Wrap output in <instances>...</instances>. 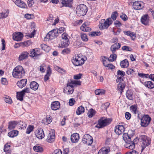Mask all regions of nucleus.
Instances as JSON below:
<instances>
[{
    "label": "nucleus",
    "instance_id": "bb28decb",
    "mask_svg": "<svg viewBox=\"0 0 154 154\" xmlns=\"http://www.w3.org/2000/svg\"><path fill=\"white\" fill-rule=\"evenodd\" d=\"M125 83L120 82L117 85V89L118 91H120V94H122L124 89H125Z\"/></svg>",
    "mask_w": 154,
    "mask_h": 154
},
{
    "label": "nucleus",
    "instance_id": "9b49d317",
    "mask_svg": "<svg viewBox=\"0 0 154 154\" xmlns=\"http://www.w3.org/2000/svg\"><path fill=\"white\" fill-rule=\"evenodd\" d=\"M13 38L15 41H20L22 40L23 36V34L20 32H16L12 35Z\"/></svg>",
    "mask_w": 154,
    "mask_h": 154
},
{
    "label": "nucleus",
    "instance_id": "dca6fc26",
    "mask_svg": "<svg viewBox=\"0 0 154 154\" xmlns=\"http://www.w3.org/2000/svg\"><path fill=\"white\" fill-rule=\"evenodd\" d=\"M142 2L138 1H135L133 2V6L134 9L136 10H140L141 9L143 8L142 5Z\"/></svg>",
    "mask_w": 154,
    "mask_h": 154
},
{
    "label": "nucleus",
    "instance_id": "a19ab883",
    "mask_svg": "<svg viewBox=\"0 0 154 154\" xmlns=\"http://www.w3.org/2000/svg\"><path fill=\"white\" fill-rule=\"evenodd\" d=\"M40 47L42 49L47 52H48L50 49V47L48 46L47 45L45 44H42L40 45Z\"/></svg>",
    "mask_w": 154,
    "mask_h": 154
},
{
    "label": "nucleus",
    "instance_id": "4d7b16f0",
    "mask_svg": "<svg viewBox=\"0 0 154 154\" xmlns=\"http://www.w3.org/2000/svg\"><path fill=\"white\" fill-rule=\"evenodd\" d=\"M115 132L116 134L119 135L123 133V132L120 129L118 128H116V127L115 128Z\"/></svg>",
    "mask_w": 154,
    "mask_h": 154
},
{
    "label": "nucleus",
    "instance_id": "09e8293b",
    "mask_svg": "<svg viewBox=\"0 0 154 154\" xmlns=\"http://www.w3.org/2000/svg\"><path fill=\"white\" fill-rule=\"evenodd\" d=\"M101 61L103 62V65L106 67L107 64V62L106 60V59H107L106 57L104 56H101Z\"/></svg>",
    "mask_w": 154,
    "mask_h": 154
},
{
    "label": "nucleus",
    "instance_id": "ea45409f",
    "mask_svg": "<svg viewBox=\"0 0 154 154\" xmlns=\"http://www.w3.org/2000/svg\"><path fill=\"white\" fill-rule=\"evenodd\" d=\"M101 35L100 31H95L89 33V35L90 36H99Z\"/></svg>",
    "mask_w": 154,
    "mask_h": 154
},
{
    "label": "nucleus",
    "instance_id": "603ef678",
    "mask_svg": "<svg viewBox=\"0 0 154 154\" xmlns=\"http://www.w3.org/2000/svg\"><path fill=\"white\" fill-rule=\"evenodd\" d=\"M138 76L141 77L142 78H148L149 74H145L141 73H138Z\"/></svg>",
    "mask_w": 154,
    "mask_h": 154
},
{
    "label": "nucleus",
    "instance_id": "f03ea898",
    "mask_svg": "<svg viewBox=\"0 0 154 154\" xmlns=\"http://www.w3.org/2000/svg\"><path fill=\"white\" fill-rule=\"evenodd\" d=\"M138 118L140 120V125L142 127H147L150 123L151 119L148 115H143L142 116H140L139 113L138 114Z\"/></svg>",
    "mask_w": 154,
    "mask_h": 154
},
{
    "label": "nucleus",
    "instance_id": "20e7f679",
    "mask_svg": "<svg viewBox=\"0 0 154 154\" xmlns=\"http://www.w3.org/2000/svg\"><path fill=\"white\" fill-rule=\"evenodd\" d=\"M111 122L112 119H104V118L101 117L98 120L95 127L99 129L103 128L109 125Z\"/></svg>",
    "mask_w": 154,
    "mask_h": 154
},
{
    "label": "nucleus",
    "instance_id": "0e129e2a",
    "mask_svg": "<svg viewBox=\"0 0 154 154\" xmlns=\"http://www.w3.org/2000/svg\"><path fill=\"white\" fill-rule=\"evenodd\" d=\"M116 128H119L123 132V133L124 132V131H125V128L123 125H118L116 126Z\"/></svg>",
    "mask_w": 154,
    "mask_h": 154
},
{
    "label": "nucleus",
    "instance_id": "ddd939ff",
    "mask_svg": "<svg viewBox=\"0 0 154 154\" xmlns=\"http://www.w3.org/2000/svg\"><path fill=\"white\" fill-rule=\"evenodd\" d=\"M73 0H63L62 1L61 4L62 5L61 7H65L72 8V7Z\"/></svg>",
    "mask_w": 154,
    "mask_h": 154
},
{
    "label": "nucleus",
    "instance_id": "f8f14e48",
    "mask_svg": "<svg viewBox=\"0 0 154 154\" xmlns=\"http://www.w3.org/2000/svg\"><path fill=\"white\" fill-rule=\"evenodd\" d=\"M55 139V134L54 131H50L48 134V137L46 139L47 141L49 143H52L54 141Z\"/></svg>",
    "mask_w": 154,
    "mask_h": 154
},
{
    "label": "nucleus",
    "instance_id": "9d476101",
    "mask_svg": "<svg viewBox=\"0 0 154 154\" xmlns=\"http://www.w3.org/2000/svg\"><path fill=\"white\" fill-rule=\"evenodd\" d=\"M42 53V51L39 48L32 49L30 51V56L32 57H35V59H38L37 57L41 55Z\"/></svg>",
    "mask_w": 154,
    "mask_h": 154
},
{
    "label": "nucleus",
    "instance_id": "3c124183",
    "mask_svg": "<svg viewBox=\"0 0 154 154\" xmlns=\"http://www.w3.org/2000/svg\"><path fill=\"white\" fill-rule=\"evenodd\" d=\"M70 52V49L68 48L63 50L62 51L61 53L64 55H66L69 54Z\"/></svg>",
    "mask_w": 154,
    "mask_h": 154
},
{
    "label": "nucleus",
    "instance_id": "5fc2aeb1",
    "mask_svg": "<svg viewBox=\"0 0 154 154\" xmlns=\"http://www.w3.org/2000/svg\"><path fill=\"white\" fill-rule=\"evenodd\" d=\"M56 69H57V70L60 73H65L66 72V70L61 68H60L59 66H57V67H56Z\"/></svg>",
    "mask_w": 154,
    "mask_h": 154
},
{
    "label": "nucleus",
    "instance_id": "473e14b6",
    "mask_svg": "<svg viewBox=\"0 0 154 154\" xmlns=\"http://www.w3.org/2000/svg\"><path fill=\"white\" fill-rule=\"evenodd\" d=\"M51 33L52 36L54 38H56L59 35V32L57 29H54L50 31V33Z\"/></svg>",
    "mask_w": 154,
    "mask_h": 154
},
{
    "label": "nucleus",
    "instance_id": "052dcab7",
    "mask_svg": "<svg viewBox=\"0 0 154 154\" xmlns=\"http://www.w3.org/2000/svg\"><path fill=\"white\" fill-rule=\"evenodd\" d=\"M122 49L123 51H131V49L130 48L127 46H124L122 47Z\"/></svg>",
    "mask_w": 154,
    "mask_h": 154
},
{
    "label": "nucleus",
    "instance_id": "f3484780",
    "mask_svg": "<svg viewBox=\"0 0 154 154\" xmlns=\"http://www.w3.org/2000/svg\"><path fill=\"white\" fill-rule=\"evenodd\" d=\"M27 83V80L26 79H22L17 82V85L19 88H22L26 85Z\"/></svg>",
    "mask_w": 154,
    "mask_h": 154
},
{
    "label": "nucleus",
    "instance_id": "423d86ee",
    "mask_svg": "<svg viewBox=\"0 0 154 154\" xmlns=\"http://www.w3.org/2000/svg\"><path fill=\"white\" fill-rule=\"evenodd\" d=\"M140 141L142 143V149L143 151L145 148L148 146L151 143V140L149 138L145 135H141L140 137Z\"/></svg>",
    "mask_w": 154,
    "mask_h": 154
},
{
    "label": "nucleus",
    "instance_id": "8fccbe9b",
    "mask_svg": "<svg viewBox=\"0 0 154 154\" xmlns=\"http://www.w3.org/2000/svg\"><path fill=\"white\" fill-rule=\"evenodd\" d=\"M11 147V145H9L8 143H6L4 146V151L5 152H7L9 151Z\"/></svg>",
    "mask_w": 154,
    "mask_h": 154
},
{
    "label": "nucleus",
    "instance_id": "aec40b11",
    "mask_svg": "<svg viewBox=\"0 0 154 154\" xmlns=\"http://www.w3.org/2000/svg\"><path fill=\"white\" fill-rule=\"evenodd\" d=\"M29 55V53L26 51L22 52L19 57V60L22 61L25 59L27 58Z\"/></svg>",
    "mask_w": 154,
    "mask_h": 154
},
{
    "label": "nucleus",
    "instance_id": "c9c22d12",
    "mask_svg": "<svg viewBox=\"0 0 154 154\" xmlns=\"http://www.w3.org/2000/svg\"><path fill=\"white\" fill-rule=\"evenodd\" d=\"M17 100L20 101L23 100V97L24 95L21 92H17Z\"/></svg>",
    "mask_w": 154,
    "mask_h": 154
},
{
    "label": "nucleus",
    "instance_id": "58836bf2",
    "mask_svg": "<svg viewBox=\"0 0 154 154\" xmlns=\"http://www.w3.org/2000/svg\"><path fill=\"white\" fill-rule=\"evenodd\" d=\"M5 101L6 103L11 104L12 103V101L11 97L9 96L6 95V96L4 97Z\"/></svg>",
    "mask_w": 154,
    "mask_h": 154
},
{
    "label": "nucleus",
    "instance_id": "49530a36",
    "mask_svg": "<svg viewBox=\"0 0 154 154\" xmlns=\"http://www.w3.org/2000/svg\"><path fill=\"white\" fill-rule=\"evenodd\" d=\"M33 129L34 127L33 126L29 125L26 129V133L27 134H29L33 130Z\"/></svg>",
    "mask_w": 154,
    "mask_h": 154
},
{
    "label": "nucleus",
    "instance_id": "7c9ffc66",
    "mask_svg": "<svg viewBox=\"0 0 154 154\" xmlns=\"http://www.w3.org/2000/svg\"><path fill=\"white\" fill-rule=\"evenodd\" d=\"M52 119L50 116H47L46 118L43 119V122L45 124L48 125L52 121Z\"/></svg>",
    "mask_w": 154,
    "mask_h": 154
},
{
    "label": "nucleus",
    "instance_id": "4468645a",
    "mask_svg": "<svg viewBox=\"0 0 154 154\" xmlns=\"http://www.w3.org/2000/svg\"><path fill=\"white\" fill-rule=\"evenodd\" d=\"M35 135L36 137L39 139H42L45 137V134L44 133V131L41 128H38L37 131V132L35 133Z\"/></svg>",
    "mask_w": 154,
    "mask_h": 154
},
{
    "label": "nucleus",
    "instance_id": "4be33fe9",
    "mask_svg": "<svg viewBox=\"0 0 154 154\" xmlns=\"http://www.w3.org/2000/svg\"><path fill=\"white\" fill-rule=\"evenodd\" d=\"M79 135L77 133L72 134L70 137L71 141L74 143L77 142L79 139Z\"/></svg>",
    "mask_w": 154,
    "mask_h": 154
},
{
    "label": "nucleus",
    "instance_id": "69168bd1",
    "mask_svg": "<svg viewBox=\"0 0 154 154\" xmlns=\"http://www.w3.org/2000/svg\"><path fill=\"white\" fill-rule=\"evenodd\" d=\"M82 74L81 73L75 75H74V79H75L78 80L81 79Z\"/></svg>",
    "mask_w": 154,
    "mask_h": 154
},
{
    "label": "nucleus",
    "instance_id": "39448f33",
    "mask_svg": "<svg viewBox=\"0 0 154 154\" xmlns=\"http://www.w3.org/2000/svg\"><path fill=\"white\" fill-rule=\"evenodd\" d=\"M112 22L113 21L111 20L110 17L108 18L106 20L105 19H102L100 22L99 28L101 30L107 29Z\"/></svg>",
    "mask_w": 154,
    "mask_h": 154
},
{
    "label": "nucleus",
    "instance_id": "e433bc0d",
    "mask_svg": "<svg viewBox=\"0 0 154 154\" xmlns=\"http://www.w3.org/2000/svg\"><path fill=\"white\" fill-rule=\"evenodd\" d=\"M95 93L97 95H102L105 94V91L103 89H98L95 91Z\"/></svg>",
    "mask_w": 154,
    "mask_h": 154
},
{
    "label": "nucleus",
    "instance_id": "5701e85b",
    "mask_svg": "<svg viewBox=\"0 0 154 154\" xmlns=\"http://www.w3.org/2000/svg\"><path fill=\"white\" fill-rule=\"evenodd\" d=\"M141 23L145 25H147L149 23V20L148 19V15L146 14L143 16L140 19Z\"/></svg>",
    "mask_w": 154,
    "mask_h": 154
},
{
    "label": "nucleus",
    "instance_id": "6ab92c4d",
    "mask_svg": "<svg viewBox=\"0 0 154 154\" xmlns=\"http://www.w3.org/2000/svg\"><path fill=\"white\" fill-rule=\"evenodd\" d=\"M123 135V138L125 142V145H126L127 143H129L128 142V141H131L132 140L133 137L132 136H131L130 135H129L128 133H124Z\"/></svg>",
    "mask_w": 154,
    "mask_h": 154
},
{
    "label": "nucleus",
    "instance_id": "1a4fd4ad",
    "mask_svg": "<svg viewBox=\"0 0 154 154\" xmlns=\"http://www.w3.org/2000/svg\"><path fill=\"white\" fill-rule=\"evenodd\" d=\"M140 138L139 139L138 137H136L135 138L131 140V141H128V142L129 143H127L126 145H125V146L127 148L129 149H133L135 147V144L137 143L139 141Z\"/></svg>",
    "mask_w": 154,
    "mask_h": 154
},
{
    "label": "nucleus",
    "instance_id": "393cba45",
    "mask_svg": "<svg viewBox=\"0 0 154 154\" xmlns=\"http://www.w3.org/2000/svg\"><path fill=\"white\" fill-rule=\"evenodd\" d=\"M29 85L30 88L34 91L38 89V84L35 81L31 82Z\"/></svg>",
    "mask_w": 154,
    "mask_h": 154
},
{
    "label": "nucleus",
    "instance_id": "c756f323",
    "mask_svg": "<svg viewBox=\"0 0 154 154\" xmlns=\"http://www.w3.org/2000/svg\"><path fill=\"white\" fill-rule=\"evenodd\" d=\"M18 134V131L17 130H12L8 133V136L10 137L13 138L17 136Z\"/></svg>",
    "mask_w": 154,
    "mask_h": 154
},
{
    "label": "nucleus",
    "instance_id": "b1692460",
    "mask_svg": "<svg viewBox=\"0 0 154 154\" xmlns=\"http://www.w3.org/2000/svg\"><path fill=\"white\" fill-rule=\"evenodd\" d=\"M120 65L122 68H125L128 66L129 63L128 60L125 59L120 62Z\"/></svg>",
    "mask_w": 154,
    "mask_h": 154
},
{
    "label": "nucleus",
    "instance_id": "72a5a7b5",
    "mask_svg": "<svg viewBox=\"0 0 154 154\" xmlns=\"http://www.w3.org/2000/svg\"><path fill=\"white\" fill-rule=\"evenodd\" d=\"M84 112V108L82 106H81L78 108L76 113L77 115H79L83 113Z\"/></svg>",
    "mask_w": 154,
    "mask_h": 154
},
{
    "label": "nucleus",
    "instance_id": "37998d69",
    "mask_svg": "<svg viewBox=\"0 0 154 154\" xmlns=\"http://www.w3.org/2000/svg\"><path fill=\"white\" fill-rule=\"evenodd\" d=\"M110 59L108 58V60L111 62L115 60L117 58V55L115 53H112L111 54L110 56Z\"/></svg>",
    "mask_w": 154,
    "mask_h": 154
},
{
    "label": "nucleus",
    "instance_id": "412c9836",
    "mask_svg": "<svg viewBox=\"0 0 154 154\" xmlns=\"http://www.w3.org/2000/svg\"><path fill=\"white\" fill-rule=\"evenodd\" d=\"M110 151V149L109 147H104L99 150L98 154H107Z\"/></svg>",
    "mask_w": 154,
    "mask_h": 154
},
{
    "label": "nucleus",
    "instance_id": "c85d7f7f",
    "mask_svg": "<svg viewBox=\"0 0 154 154\" xmlns=\"http://www.w3.org/2000/svg\"><path fill=\"white\" fill-rule=\"evenodd\" d=\"M15 3L18 6L21 8H25L26 6V4L21 0H16L15 1Z\"/></svg>",
    "mask_w": 154,
    "mask_h": 154
},
{
    "label": "nucleus",
    "instance_id": "f704fd0d",
    "mask_svg": "<svg viewBox=\"0 0 154 154\" xmlns=\"http://www.w3.org/2000/svg\"><path fill=\"white\" fill-rule=\"evenodd\" d=\"M33 150L37 152H43V148L39 146H35L33 147Z\"/></svg>",
    "mask_w": 154,
    "mask_h": 154
},
{
    "label": "nucleus",
    "instance_id": "4c0bfd02",
    "mask_svg": "<svg viewBox=\"0 0 154 154\" xmlns=\"http://www.w3.org/2000/svg\"><path fill=\"white\" fill-rule=\"evenodd\" d=\"M130 109L134 114H136L137 110V106L134 105H132L130 107Z\"/></svg>",
    "mask_w": 154,
    "mask_h": 154
},
{
    "label": "nucleus",
    "instance_id": "de8ad7c7",
    "mask_svg": "<svg viewBox=\"0 0 154 154\" xmlns=\"http://www.w3.org/2000/svg\"><path fill=\"white\" fill-rule=\"evenodd\" d=\"M118 16V13L116 11L112 12L111 15V18L113 20H116L117 17Z\"/></svg>",
    "mask_w": 154,
    "mask_h": 154
},
{
    "label": "nucleus",
    "instance_id": "13d9d810",
    "mask_svg": "<svg viewBox=\"0 0 154 154\" xmlns=\"http://www.w3.org/2000/svg\"><path fill=\"white\" fill-rule=\"evenodd\" d=\"M1 82L3 85H7L8 84V82L7 79L5 78H2L1 79Z\"/></svg>",
    "mask_w": 154,
    "mask_h": 154
},
{
    "label": "nucleus",
    "instance_id": "a878e982",
    "mask_svg": "<svg viewBox=\"0 0 154 154\" xmlns=\"http://www.w3.org/2000/svg\"><path fill=\"white\" fill-rule=\"evenodd\" d=\"M17 124V122L15 121L10 122L8 123V129L9 130H11L14 129Z\"/></svg>",
    "mask_w": 154,
    "mask_h": 154
},
{
    "label": "nucleus",
    "instance_id": "a18cd8bd",
    "mask_svg": "<svg viewBox=\"0 0 154 154\" xmlns=\"http://www.w3.org/2000/svg\"><path fill=\"white\" fill-rule=\"evenodd\" d=\"M69 40H64L61 42V47L62 48H64L67 47L69 45Z\"/></svg>",
    "mask_w": 154,
    "mask_h": 154
},
{
    "label": "nucleus",
    "instance_id": "6e6d98bb",
    "mask_svg": "<svg viewBox=\"0 0 154 154\" xmlns=\"http://www.w3.org/2000/svg\"><path fill=\"white\" fill-rule=\"evenodd\" d=\"M81 38L82 40L83 41L87 42L88 40L87 35L84 34H82Z\"/></svg>",
    "mask_w": 154,
    "mask_h": 154
},
{
    "label": "nucleus",
    "instance_id": "7ed1b4c3",
    "mask_svg": "<svg viewBox=\"0 0 154 154\" xmlns=\"http://www.w3.org/2000/svg\"><path fill=\"white\" fill-rule=\"evenodd\" d=\"M88 10V8L85 5L81 4L77 7L76 12L77 15L79 16H83L85 15Z\"/></svg>",
    "mask_w": 154,
    "mask_h": 154
},
{
    "label": "nucleus",
    "instance_id": "a211bd4d",
    "mask_svg": "<svg viewBox=\"0 0 154 154\" xmlns=\"http://www.w3.org/2000/svg\"><path fill=\"white\" fill-rule=\"evenodd\" d=\"M80 28L81 30L84 32H90L91 30V29L88 27V22H85L83 23Z\"/></svg>",
    "mask_w": 154,
    "mask_h": 154
},
{
    "label": "nucleus",
    "instance_id": "680f3d73",
    "mask_svg": "<svg viewBox=\"0 0 154 154\" xmlns=\"http://www.w3.org/2000/svg\"><path fill=\"white\" fill-rule=\"evenodd\" d=\"M70 82L72 83L73 85H81V82L80 81H71Z\"/></svg>",
    "mask_w": 154,
    "mask_h": 154
},
{
    "label": "nucleus",
    "instance_id": "bf43d9fd",
    "mask_svg": "<svg viewBox=\"0 0 154 154\" xmlns=\"http://www.w3.org/2000/svg\"><path fill=\"white\" fill-rule=\"evenodd\" d=\"M135 72V71L133 69L128 68L127 69L126 73L128 75H129L132 74L133 72Z\"/></svg>",
    "mask_w": 154,
    "mask_h": 154
},
{
    "label": "nucleus",
    "instance_id": "e2e57ef3",
    "mask_svg": "<svg viewBox=\"0 0 154 154\" xmlns=\"http://www.w3.org/2000/svg\"><path fill=\"white\" fill-rule=\"evenodd\" d=\"M27 2L29 7H31L34 4V0H28Z\"/></svg>",
    "mask_w": 154,
    "mask_h": 154
},
{
    "label": "nucleus",
    "instance_id": "0eeeda50",
    "mask_svg": "<svg viewBox=\"0 0 154 154\" xmlns=\"http://www.w3.org/2000/svg\"><path fill=\"white\" fill-rule=\"evenodd\" d=\"M74 85H73L72 83L68 82L67 83L66 86L64 88L63 91L67 95L72 94L74 90Z\"/></svg>",
    "mask_w": 154,
    "mask_h": 154
},
{
    "label": "nucleus",
    "instance_id": "cd10ccee",
    "mask_svg": "<svg viewBox=\"0 0 154 154\" xmlns=\"http://www.w3.org/2000/svg\"><path fill=\"white\" fill-rule=\"evenodd\" d=\"M144 85L149 89H152L154 88V83L151 81H147L144 82Z\"/></svg>",
    "mask_w": 154,
    "mask_h": 154
},
{
    "label": "nucleus",
    "instance_id": "c03bdc74",
    "mask_svg": "<svg viewBox=\"0 0 154 154\" xmlns=\"http://www.w3.org/2000/svg\"><path fill=\"white\" fill-rule=\"evenodd\" d=\"M8 10L5 12H3L0 13V18H3L6 17L8 14Z\"/></svg>",
    "mask_w": 154,
    "mask_h": 154
},
{
    "label": "nucleus",
    "instance_id": "2eb2a0df",
    "mask_svg": "<svg viewBox=\"0 0 154 154\" xmlns=\"http://www.w3.org/2000/svg\"><path fill=\"white\" fill-rule=\"evenodd\" d=\"M60 108V102L58 101H55L51 103V108L52 110H56Z\"/></svg>",
    "mask_w": 154,
    "mask_h": 154
},
{
    "label": "nucleus",
    "instance_id": "79ce46f5",
    "mask_svg": "<svg viewBox=\"0 0 154 154\" xmlns=\"http://www.w3.org/2000/svg\"><path fill=\"white\" fill-rule=\"evenodd\" d=\"M95 112L94 109L91 108L88 112V116L89 118H92L95 115Z\"/></svg>",
    "mask_w": 154,
    "mask_h": 154
},
{
    "label": "nucleus",
    "instance_id": "864d4df0",
    "mask_svg": "<svg viewBox=\"0 0 154 154\" xmlns=\"http://www.w3.org/2000/svg\"><path fill=\"white\" fill-rule=\"evenodd\" d=\"M20 91L25 95L26 93H30V89L29 88H26Z\"/></svg>",
    "mask_w": 154,
    "mask_h": 154
},
{
    "label": "nucleus",
    "instance_id": "338daca9",
    "mask_svg": "<svg viewBox=\"0 0 154 154\" xmlns=\"http://www.w3.org/2000/svg\"><path fill=\"white\" fill-rule=\"evenodd\" d=\"M117 74L118 76L120 75L122 76H123L125 75V72L123 71L119 70L117 72Z\"/></svg>",
    "mask_w": 154,
    "mask_h": 154
},
{
    "label": "nucleus",
    "instance_id": "2f4dec72",
    "mask_svg": "<svg viewBox=\"0 0 154 154\" xmlns=\"http://www.w3.org/2000/svg\"><path fill=\"white\" fill-rule=\"evenodd\" d=\"M127 97L130 100L133 99V93L132 91L128 90L127 91L126 94Z\"/></svg>",
    "mask_w": 154,
    "mask_h": 154
},
{
    "label": "nucleus",
    "instance_id": "f257e3e1",
    "mask_svg": "<svg viewBox=\"0 0 154 154\" xmlns=\"http://www.w3.org/2000/svg\"><path fill=\"white\" fill-rule=\"evenodd\" d=\"M25 73V70L23 67L21 66H18L13 69L12 74L14 78H21L24 75Z\"/></svg>",
    "mask_w": 154,
    "mask_h": 154
},
{
    "label": "nucleus",
    "instance_id": "774afa93",
    "mask_svg": "<svg viewBox=\"0 0 154 154\" xmlns=\"http://www.w3.org/2000/svg\"><path fill=\"white\" fill-rule=\"evenodd\" d=\"M52 154H62V151L60 149L55 150Z\"/></svg>",
    "mask_w": 154,
    "mask_h": 154
},
{
    "label": "nucleus",
    "instance_id": "6e6552de",
    "mask_svg": "<svg viewBox=\"0 0 154 154\" xmlns=\"http://www.w3.org/2000/svg\"><path fill=\"white\" fill-rule=\"evenodd\" d=\"M72 62L74 66H79L82 65L84 63L85 60L84 58L77 55L74 59L72 60Z\"/></svg>",
    "mask_w": 154,
    "mask_h": 154
}]
</instances>
